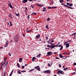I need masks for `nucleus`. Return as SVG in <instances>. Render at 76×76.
I'll return each mask as SVG.
<instances>
[{"instance_id": "obj_35", "label": "nucleus", "mask_w": 76, "mask_h": 76, "mask_svg": "<svg viewBox=\"0 0 76 76\" xmlns=\"http://www.w3.org/2000/svg\"><path fill=\"white\" fill-rule=\"evenodd\" d=\"M4 61H6L7 60V57H5L4 58Z\"/></svg>"}, {"instance_id": "obj_29", "label": "nucleus", "mask_w": 76, "mask_h": 76, "mask_svg": "<svg viewBox=\"0 0 76 76\" xmlns=\"http://www.w3.org/2000/svg\"><path fill=\"white\" fill-rule=\"evenodd\" d=\"M47 47L48 48H51V46L50 45H47Z\"/></svg>"}, {"instance_id": "obj_30", "label": "nucleus", "mask_w": 76, "mask_h": 76, "mask_svg": "<svg viewBox=\"0 0 76 76\" xmlns=\"http://www.w3.org/2000/svg\"><path fill=\"white\" fill-rule=\"evenodd\" d=\"M61 5H64V6H65V7H67V5H65L64 4H61Z\"/></svg>"}, {"instance_id": "obj_19", "label": "nucleus", "mask_w": 76, "mask_h": 76, "mask_svg": "<svg viewBox=\"0 0 76 76\" xmlns=\"http://www.w3.org/2000/svg\"><path fill=\"white\" fill-rule=\"evenodd\" d=\"M41 54H39L38 55H37V57L38 58H39V57H40V56H41Z\"/></svg>"}, {"instance_id": "obj_60", "label": "nucleus", "mask_w": 76, "mask_h": 76, "mask_svg": "<svg viewBox=\"0 0 76 76\" xmlns=\"http://www.w3.org/2000/svg\"><path fill=\"white\" fill-rule=\"evenodd\" d=\"M5 69H7V66H5Z\"/></svg>"}, {"instance_id": "obj_6", "label": "nucleus", "mask_w": 76, "mask_h": 76, "mask_svg": "<svg viewBox=\"0 0 76 76\" xmlns=\"http://www.w3.org/2000/svg\"><path fill=\"white\" fill-rule=\"evenodd\" d=\"M9 2L10 3V4H8L9 6V7H10V8H11V9H13V8L12 6V4H11V3H10V1H9Z\"/></svg>"}, {"instance_id": "obj_28", "label": "nucleus", "mask_w": 76, "mask_h": 76, "mask_svg": "<svg viewBox=\"0 0 76 76\" xmlns=\"http://www.w3.org/2000/svg\"><path fill=\"white\" fill-rule=\"evenodd\" d=\"M4 64H3V63H1V69H2V66H3Z\"/></svg>"}, {"instance_id": "obj_44", "label": "nucleus", "mask_w": 76, "mask_h": 76, "mask_svg": "<svg viewBox=\"0 0 76 76\" xmlns=\"http://www.w3.org/2000/svg\"><path fill=\"white\" fill-rule=\"evenodd\" d=\"M18 73L19 74H21V72H20V71H18Z\"/></svg>"}, {"instance_id": "obj_4", "label": "nucleus", "mask_w": 76, "mask_h": 76, "mask_svg": "<svg viewBox=\"0 0 76 76\" xmlns=\"http://www.w3.org/2000/svg\"><path fill=\"white\" fill-rule=\"evenodd\" d=\"M51 72V71L50 70H47L45 71L44 72V73H48L49 74H50V72Z\"/></svg>"}, {"instance_id": "obj_23", "label": "nucleus", "mask_w": 76, "mask_h": 76, "mask_svg": "<svg viewBox=\"0 0 76 76\" xmlns=\"http://www.w3.org/2000/svg\"><path fill=\"white\" fill-rule=\"evenodd\" d=\"M17 66L19 68H20V65H19V63H18L17 64Z\"/></svg>"}, {"instance_id": "obj_52", "label": "nucleus", "mask_w": 76, "mask_h": 76, "mask_svg": "<svg viewBox=\"0 0 76 76\" xmlns=\"http://www.w3.org/2000/svg\"><path fill=\"white\" fill-rule=\"evenodd\" d=\"M38 6H39V7H41V4H39V5H38Z\"/></svg>"}, {"instance_id": "obj_51", "label": "nucleus", "mask_w": 76, "mask_h": 76, "mask_svg": "<svg viewBox=\"0 0 76 76\" xmlns=\"http://www.w3.org/2000/svg\"><path fill=\"white\" fill-rule=\"evenodd\" d=\"M55 58L56 59H59V58L58 57H56Z\"/></svg>"}, {"instance_id": "obj_25", "label": "nucleus", "mask_w": 76, "mask_h": 76, "mask_svg": "<svg viewBox=\"0 0 76 76\" xmlns=\"http://www.w3.org/2000/svg\"><path fill=\"white\" fill-rule=\"evenodd\" d=\"M15 14L17 16H19V15H20L19 13L16 14V12L15 13Z\"/></svg>"}, {"instance_id": "obj_56", "label": "nucleus", "mask_w": 76, "mask_h": 76, "mask_svg": "<svg viewBox=\"0 0 76 76\" xmlns=\"http://www.w3.org/2000/svg\"><path fill=\"white\" fill-rule=\"evenodd\" d=\"M12 73H10V76H11L12 75Z\"/></svg>"}, {"instance_id": "obj_8", "label": "nucleus", "mask_w": 76, "mask_h": 76, "mask_svg": "<svg viewBox=\"0 0 76 76\" xmlns=\"http://www.w3.org/2000/svg\"><path fill=\"white\" fill-rule=\"evenodd\" d=\"M3 64H4V65H7L8 64V61H5L3 62Z\"/></svg>"}, {"instance_id": "obj_32", "label": "nucleus", "mask_w": 76, "mask_h": 76, "mask_svg": "<svg viewBox=\"0 0 76 76\" xmlns=\"http://www.w3.org/2000/svg\"><path fill=\"white\" fill-rule=\"evenodd\" d=\"M73 6V4L69 3V6Z\"/></svg>"}, {"instance_id": "obj_9", "label": "nucleus", "mask_w": 76, "mask_h": 76, "mask_svg": "<svg viewBox=\"0 0 76 76\" xmlns=\"http://www.w3.org/2000/svg\"><path fill=\"white\" fill-rule=\"evenodd\" d=\"M47 54L48 56H50L52 54V52H48L47 53Z\"/></svg>"}, {"instance_id": "obj_37", "label": "nucleus", "mask_w": 76, "mask_h": 76, "mask_svg": "<svg viewBox=\"0 0 76 76\" xmlns=\"http://www.w3.org/2000/svg\"><path fill=\"white\" fill-rule=\"evenodd\" d=\"M29 1H37V0H28Z\"/></svg>"}, {"instance_id": "obj_53", "label": "nucleus", "mask_w": 76, "mask_h": 76, "mask_svg": "<svg viewBox=\"0 0 76 76\" xmlns=\"http://www.w3.org/2000/svg\"><path fill=\"white\" fill-rule=\"evenodd\" d=\"M27 18H28V19H29V18H29V15H28V16H27Z\"/></svg>"}, {"instance_id": "obj_62", "label": "nucleus", "mask_w": 76, "mask_h": 76, "mask_svg": "<svg viewBox=\"0 0 76 76\" xmlns=\"http://www.w3.org/2000/svg\"><path fill=\"white\" fill-rule=\"evenodd\" d=\"M4 76H6V73H5V72L4 73Z\"/></svg>"}, {"instance_id": "obj_18", "label": "nucleus", "mask_w": 76, "mask_h": 76, "mask_svg": "<svg viewBox=\"0 0 76 76\" xmlns=\"http://www.w3.org/2000/svg\"><path fill=\"white\" fill-rule=\"evenodd\" d=\"M76 35V33H73V34L72 35H74V39L75 38V37H76V35Z\"/></svg>"}, {"instance_id": "obj_7", "label": "nucleus", "mask_w": 76, "mask_h": 76, "mask_svg": "<svg viewBox=\"0 0 76 76\" xmlns=\"http://www.w3.org/2000/svg\"><path fill=\"white\" fill-rule=\"evenodd\" d=\"M19 35H17L15 36L14 38L17 39H19Z\"/></svg>"}, {"instance_id": "obj_43", "label": "nucleus", "mask_w": 76, "mask_h": 76, "mask_svg": "<svg viewBox=\"0 0 76 76\" xmlns=\"http://www.w3.org/2000/svg\"><path fill=\"white\" fill-rule=\"evenodd\" d=\"M50 20V19L49 18H48L47 19V20H48V21H49V20Z\"/></svg>"}, {"instance_id": "obj_64", "label": "nucleus", "mask_w": 76, "mask_h": 76, "mask_svg": "<svg viewBox=\"0 0 76 76\" xmlns=\"http://www.w3.org/2000/svg\"><path fill=\"white\" fill-rule=\"evenodd\" d=\"M56 53H57V52H54L53 53V54H56Z\"/></svg>"}, {"instance_id": "obj_36", "label": "nucleus", "mask_w": 76, "mask_h": 76, "mask_svg": "<svg viewBox=\"0 0 76 76\" xmlns=\"http://www.w3.org/2000/svg\"><path fill=\"white\" fill-rule=\"evenodd\" d=\"M73 33L70 36H71V37H74H74H75V35H73Z\"/></svg>"}, {"instance_id": "obj_34", "label": "nucleus", "mask_w": 76, "mask_h": 76, "mask_svg": "<svg viewBox=\"0 0 76 76\" xmlns=\"http://www.w3.org/2000/svg\"><path fill=\"white\" fill-rule=\"evenodd\" d=\"M46 28L47 29H49V28H48V25H47L46 26Z\"/></svg>"}, {"instance_id": "obj_17", "label": "nucleus", "mask_w": 76, "mask_h": 76, "mask_svg": "<svg viewBox=\"0 0 76 76\" xmlns=\"http://www.w3.org/2000/svg\"><path fill=\"white\" fill-rule=\"evenodd\" d=\"M66 7H68V8H69V9H73V8L72 7H69L68 6H66Z\"/></svg>"}, {"instance_id": "obj_21", "label": "nucleus", "mask_w": 76, "mask_h": 76, "mask_svg": "<svg viewBox=\"0 0 76 76\" xmlns=\"http://www.w3.org/2000/svg\"><path fill=\"white\" fill-rule=\"evenodd\" d=\"M59 57H60V58H63V57H64L63 56V55H61V54H59Z\"/></svg>"}, {"instance_id": "obj_48", "label": "nucleus", "mask_w": 76, "mask_h": 76, "mask_svg": "<svg viewBox=\"0 0 76 76\" xmlns=\"http://www.w3.org/2000/svg\"><path fill=\"white\" fill-rule=\"evenodd\" d=\"M73 65H74V66H76V62H75L74 63H73Z\"/></svg>"}, {"instance_id": "obj_2", "label": "nucleus", "mask_w": 76, "mask_h": 76, "mask_svg": "<svg viewBox=\"0 0 76 76\" xmlns=\"http://www.w3.org/2000/svg\"><path fill=\"white\" fill-rule=\"evenodd\" d=\"M59 73H61V75H64V73L63 71L61 70H59L57 72L58 74H60Z\"/></svg>"}, {"instance_id": "obj_57", "label": "nucleus", "mask_w": 76, "mask_h": 76, "mask_svg": "<svg viewBox=\"0 0 76 76\" xmlns=\"http://www.w3.org/2000/svg\"><path fill=\"white\" fill-rule=\"evenodd\" d=\"M12 73H10V76H11L12 75Z\"/></svg>"}, {"instance_id": "obj_31", "label": "nucleus", "mask_w": 76, "mask_h": 76, "mask_svg": "<svg viewBox=\"0 0 76 76\" xmlns=\"http://www.w3.org/2000/svg\"><path fill=\"white\" fill-rule=\"evenodd\" d=\"M63 0H59V2H60L61 3H62L63 2Z\"/></svg>"}, {"instance_id": "obj_40", "label": "nucleus", "mask_w": 76, "mask_h": 76, "mask_svg": "<svg viewBox=\"0 0 76 76\" xmlns=\"http://www.w3.org/2000/svg\"><path fill=\"white\" fill-rule=\"evenodd\" d=\"M30 7H31L32 8H34V6H33L32 5H31Z\"/></svg>"}, {"instance_id": "obj_12", "label": "nucleus", "mask_w": 76, "mask_h": 76, "mask_svg": "<svg viewBox=\"0 0 76 76\" xmlns=\"http://www.w3.org/2000/svg\"><path fill=\"white\" fill-rule=\"evenodd\" d=\"M15 41L16 42H18V39H16V38H14Z\"/></svg>"}, {"instance_id": "obj_22", "label": "nucleus", "mask_w": 76, "mask_h": 76, "mask_svg": "<svg viewBox=\"0 0 76 76\" xmlns=\"http://www.w3.org/2000/svg\"><path fill=\"white\" fill-rule=\"evenodd\" d=\"M9 16L11 19H12V16L11 14H9Z\"/></svg>"}, {"instance_id": "obj_33", "label": "nucleus", "mask_w": 76, "mask_h": 76, "mask_svg": "<svg viewBox=\"0 0 76 76\" xmlns=\"http://www.w3.org/2000/svg\"><path fill=\"white\" fill-rule=\"evenodd\" d=\"M67 54V53L66 52H65L64 53H62V54H64V55H65V54Z\"/></svg>"}, {"instance_id": "obj_10", "label": "nucleus", "mask_w": 76, "mask_h": 76, "mask_svg": "<svg viewBox=\"0 0 76 76\" xmlns=\"http://www.w3.org/2000/svg\"><path fill=\"white\" fill-rule=\"evenodd\" d=\"M26 31L27 32H32V30H26Z\"/></svg>"}, {"instance_id": "obj_46", "label": "nucleus", "mask_w": 76, "mask_h": 76, "mask_svg": "<svg viewBox=\"0 0 76 76\" xmlns=\"http://www.w3.org/2000/svg\"><path fill=\"white\" fill-rule=\"evenodd\" d=\"M59 67H61V64H59Z\"/></svg>"}, {"instance_id": "obj_63", "label": "nucleus", "mask_w": 76, "mask_h": 76, "mask_svg": "<svg viewBox=\"0 0 76 76\" xmlns=\"http://www.w3.org/2000/svg\"><path fill=\"white\" fill-rule=\"evenodd\" d=\"M43 9H44L45 10H46V8L45 7H44Z\"/></svg>"}, {"instance_id": "obj_11", "label": "nucleus", "mask_w": 76, "mask_h": 76, "mask_svg": "<svg viewBox=\"0 0 76 76\" xmlns=\"http://www.w3.org/2000/svg\"><path fill=\"white\" fill-rule=\"evenodd\" d=\"M28 0H23L22 1V3H26V2H28Z\"/></svg>"}, {"instance_id": "obj_16", "label": "nucleus", "mask_w": 76, "mask_h": 76, "mask_svg": "<svg viewBox=\"0 0 76 76\" xmlns=\"http://www.w3.org/2000/svg\"><path fill=\"white\" fill-rule=\"evenodd\" d=\"M35 59H36V58L35 57H33L32 58V61H35L34 60H35Z\"/></svg>"}, {"instance_id": "obj_61", "label": "nucleus", "mask_w": 76, "mask_h": 76, "mask_svg": "<svg viewBox=\"0 0 76 76\" xmlns=\"http://www.w3.org/2000/svg\"><path fill=\"white\" fill-rule=\"evenodd\" d=\"M14 71V70H13L11 72V73H13V71Z\"/></svg>"}, {"instance_id": "obj_27", "label": "nucleus", "mask_w": 76, "mask_h": 76, "mask_svg": "<svg viewBox=\"0 0 76 76\" xmlns=\"http://www.w3.org/2000/svg\"><path fill=\"white\" fill-rule=\"evenodd\" d=\"M31 15H37V13H35V12H33L31 14Z\"/></svg>"}, {"instance_id": "obj_54", "label": "nucleus", "mask_w": 76, "mask_h": 76, "mask_svg": "<svg viewBox=\"0 0 76 76\" xmlns=\"http://www.w3.org/2000/svg\"><path fill=\"white\" fill-rule=\"evenodd\" d=\"M24 67H25V66H22V68L23 69H24Z\"/></svg>"}, {"instance_id": "obj_3", "label": "nucleus", "mask_w": 76, "mask_h": 76, "mask_svg": "<svg viewBox=\"0 0 76 76\" xmlns=\"http://www.w3.org/2000/svg\"><path fill=\"white\" fill-rule=\"evenodd\" d=\"M49 41V42H54V39L53 38H51L49 39V41Z\"/></svg>"}, {"instance_id": "obj_38", "label": "nucleus", "mask_w": 76, "mask_h": 76, "mask_svg": "<svg viewBox=\"0 0 76 76\" xmlns=\"http://www.w3.org/2000/svg\"><path fill=\"white\" fill-rule=\"evenodd\" d=\"M57 46H58V45H54V46L53 47V48H54V47H57Z\"/></svg>"}, {"instance_id": "obj_13", "label": "nucleus", "mask_w": 76, "mask_h": 76, "mask_svg": "<svg viewBox=\"0 0 76 76\" xmlns=\"http://www.w3.org/2000/svg\"><path fill=\"white\" fill-rule=\"evenodd\" d=\"M22 60H23V58H20L19 59V62H20L21 63H22L21 61H22Z\"/></svg>"}, {"instance_id": "obj_50", "label": "nucleus", "mask_w": 76, "mask_h": 76, "mask_svg": "<svg viewBox=\"0 0 76 76\" xmlns=\"http://www.w3.org/2000/svg\"><path fill=\"white\" fill-rule=\"evenodd\" d=\"M45 49L46 50H47V49H48V50H50V48H45Z\"/></svg>"}, {"instance_id": "obj_58", "label": "nucleus", "mask_w": 76, "mask_h": 76, "mask_svg": "<svg viewBox=\"0 0 76 76\" xmlns=\"http://www.w3.org/2000/svg\"><path fill=\"white\" fill-rule=\"evenodd\" d=\"M8 54L10 56H12L11 53H9Z\"/></svg>"}, {"instance_id": "obj_42", "label": "nucleus", "mask_w": 76, "mask_h": 76, "mask_svg": "<svg viewBox=\"0 0 76 76\" xmlns=\"http://www.w3.org/2000/svg\"><path fill=\"white\" fill-rule=\"evenodd\" d=\"M33 70H34V69H31L28 72H31V71H33Z\"/></svg>"}, {"instance_id": "obj_39", "label": "nucleus", "mask_w": 76, "mask_h": 76, "mask_svg": "<svg viewBox=\"0 0 76 76\" xmlns=\"http://www.w3.org/2000/svg\"><path fill=\"white\" fill-rule=\"evenodd\" d=\"M21 72H26V71H25V70H23V71H21Z\"/></svg>"}, {"instance_id": "obj_14", "label": "nucleus", "mask_w": 76, "mask_h": 76, "mask_svg": "<svg viewBox=\"0 0 76 76\" xmlns=\"http://www.w3.org/2000/svg\"><path fill=\"white\" fill-rule=\"evenodd\" d=\"M8 45V42H6V44L4 46V47H7Z\"/></svg>"}, {"instance_id": "obj_5", "label": "nucleus", "mask_w": 76, "mask_h": 76, "mask_svg": "<svg viewBox=\"0 0 76 76\" xmlns=\"http://www.w3.org/2000/svg\"><path fill=\"white\" fill-rule=\"evenodd\" d=\"M35 68L37 69V70H38V71H40V70H41L39 66H37L35 67Z\"/></svg>"}, {"instance_id": "obj_55", "label": "nucleus", "mask_w": 76, "mask_h": 76, "mask_svg": "<svg viewBox=\"0 0 76 76\" xmlns=\"http://www.w3.org/2000/svg\"><path fill=\"white\" fill-rule=\"evenodd\" d=\"M48 9H52V7H48Z\"/></svg>"}, {"instance_id": "obj_20", "label": "nucleus", "mask_w": 76, "mask_h": 76, "mask_svg": "<svg viewBox=\"0 0 76 76\" xmlns=\"http://www.w3.org/2000/svg\"><path fill=\"white\" fill-rule=\"evenodd\" d=\"M40 37V35L39 34L36 36V38L38 39V38H39Z\"/></svg>"}, {"instance_id": "obj_15", "label": "nucleus", "mask_w": 76, "mask_h": 76, "mask_svg": "<svg viewBox=\"0 0 76 76\" xmlns=\"http://www.w3.org/2000/svg\"><path fill=\"white\" fill-rule=\"evenodd\" d=\"M66 48H68L69 47V43H66Z\"/></svg>"}, {"instance_id": "obj_47", "label": "nucleus", "mask_w": 76, "mask_h": 76, "mask_svg": "<svg viewBox=\"0 0 76 76\" xmlns=\"http://www.w3.org/2000/svg\"><path fill=\"white\" fill-rule=\"evenodd\" d=\"M69 4H70V3H69V2L66 3V4H67V5H68V6H69Z\"/></svg>"}, {"instance_id": "obj_49", "label": "nucleus", "mask_w": 76, "mask_h": 76, "mask_svg": "<svg viewBox=\"0 0 76 76\" xmlns=\"http://www.w3.org/2000/svg\"><path fill=\"white\" fill-rule=\"evenodd\" d=\"M48 65L49 67H50L51 66V65H50V64H48Z\"/></svg>"}, {"instance_id": "obj_1", "label": "nucleus", "mask_w": 76, "mask_h": 76, "mask_svg": "<svg viewBox=\"0 0 76 76\" xmlns=\"http://www.w3.org/2000/svg\"><path fill=\"white\" fill-rule=\"evenodd\" d=\"M48 43V44H51L50 46L51 47V49H53L54 48V44L52 43L51 42H49V41H47Z\"/></svg>"}, {"instance_id": "obj_45", "label": "nucleus", "mask_w": 76, "mask_h": 76, "mask_svg": "<svg viewBox=\"0 0 76 76\" xmlns=\"http://www.w3.org/2000/svg\"><path fill=\"white\" fill-rule=\"evenodd\" d=\"M56 6L54 7H52V9H53V8L54 9H55V8H56Z\"/></svg>"}, {"instance_id": "obj_41", "label": "nucleus", "mask_w": 76, "mask_h": 76, "mask_svg": "<svg viewBox=\"0 0 76 76\" xmlns=\"http://www.w3.org/2000/svg\"><path fill=\"white\" fill-rule=\"evenodd\" d=\"M45 38L46 39H48V37L47 36H46L45 37Z\"/></svg>"}, {"instance_id": "obj_24", "label": "nucleus", "mask_w": 76, "mask_h": 76, "mask_svg": "<svg viewBox=\"0 0 76 76\" xmlns=\"http://www.w3.org/2000/svg\"><path fill=\"white\" fill-rule=\"evenodd\" d=\"M9 23H10V26H12V22H10H10H9Z\"/></svg>"}, {"instance_id": "obj_59", "label": "nucleus", "mask_w": 76, "mask_h": 76, "mask_svg": "<svg viewBox=\"0 0 76 76\" xmlns=\"http://www.w3.org/2000/svg\"><path fill=\"white\" fill-rule=\"evenodd\" d=\"M67 44H66V43L65 42H64V44L65 45H66Z\"/></svg>"}, {"instance_id": "obj_26", "label": "nucleus", "mask_w": 76, "mask_h": 76, "mask_svg": "<svg viewBox=\"0 0 76 76\" xmlns=\"http://www.w3.org/2000/svg\"><path fill=\"white\" fill-rule=\"evenodd\" d=\"M63 48V45H61V48L60 49V50L61 51V50H62Z\"/></svg>"}]
</instances>
